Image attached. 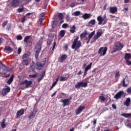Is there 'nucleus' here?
Segmentation results:
<instances>
[{"label":"nucleus","instance_id":"1","mask_svg":"<svg viewBox=\"0 0 131 131\" xmlns=\"http://www.w3.org/2000/svg\"><path fill=\"white\" fill-rule=\"evenodd\" d=\"M78 39H79V37H76V38L74 39L72 45V49H73L75 51H77V50H79L80 47H81L82 43L80 40H78Z\"/></svg>","mask_w":131,"mask_h":131},{"label":"nucleus","instance_id":"2","mask_svg":"<svg viewBox=\"0 0 131 131\" xmlns=\"http://www.w3.org/2000/svg\"><path fill=\"white\" fill-rule=\"evenodd\" d=\"M32 84V81H28V80H25L21 81L19 85L20 86L21 90H25V89H28Z\"/></svg>","mask_w":131,"mask_h":131},{"label":"nucleus","instance_id":"3","mask_svg":"<svg viewBox=\"0 0 131 131\" xmlns=\"http://www.w3.org/2000/svg\"><path fill=\"white\" fill-rule=\"evenodd\" d=\"M123 45L119 41H116L114 43L113 47V51H112V53L113 54L117 51H121L123 49Z\"/></svg>","mask_w":131,"mask_h":131},{"label":"nucleus","instance_id":"4","mask_svg":"<svg viewBox=\"0 0 131 131\" xmlns=\"http://www.w3.org/2000/svg\"><path fill=\"white\" fill-rule=\"evenodd\" d=\"M97 21H98V25H105L108 22V19H107V16L106 14H104L103 17L102 15H99L97 16Z\"/></svg>","mask_w":131,"mask_h":131},{"label":"nucleus","instance_id":"5","mask_svg":"<svg viewBox=\"0 0 131 131\" xmlns=\"http://www.w3.org/2000/svg\"><path fill=\"white\" fill-rule=\"evenodd\" d=\"M41 50V45L40 43L37 44L35 48V58L36 59H38V55H39V53H40V51Z\"/></svg>","mask_w":131,"mask_h":131},{"label":"nucleus","instance_id":"6","mask_svg":"<svg viewBox=\"0 0 131 131\" xmlns=\"http://www.w3.org/2000/svg\"><path fill=\"white\" fill-rule=\"evenodd\" d=\"M88 86V82H79L75 85V88L77 90H79L80 88H86Z\"/></svg>","mask_w":131,"mask_h":131},{"label":"nucleus","instance_id":"7","mask_svg":"<svg viewBox=\"0 0 131 131\" xmlns=\"http://www.w3.org/2000/svg\"><path fill=\"white\" fill-rule=\"evenodd\" d=\"M107 47H101L99 49L98 53L100 54V57H102V56H105V55H106V53H107Z\"/></svg>","mask_w":131,"mask_h":131},{"label":"nucleus","instance_id":"8","mask_svg":"<svg viewBox=\"0 0 131 131\" xmlns=\"http://www.w3.org/2000/svg\"><path fill=\"white\" fill-rule=\"evenodd\" d=\"M85 110V106L84 105H80L75 111L76 115H79L83 110Z\"/></svg>","mask_w":131,"mask_h":131},{"label":"nucleus","instance_id":"9","mask_svg":"<svg viewBox=\"0 0 131 131\" xmlns=\"http://www.w3.org/2000/svg\"><path fill=\"white\" fill-rule=\"evenodd\" d=\"M71 100H72V97H71L68 99L61 100V102L63 103V107L70 105V101H71Z\"/></svg>","mask_w":131,"mask_h":131},{"label":"nucleus","instance_id":"10","mask_svg":"<svg viewBox=\"0 0 131 131\" xmlns=\"http://www.w3.org/2000/svg\"><path fill=\"white\" fill-rule=\"evenodd\" d=\"M10 91H11L10 87L7 86L2 90L1 94L3 97H5L8 94V93H10Z\"/></svg>","mask_w":131,"mask_h":131},{"label":"nucleus","instance_id":"11","mask_svg":"<svg viewBox=\"0 0 131 131\" xmlns=\"http://www.w3.org/2000/svg\"><path fill=\"white\" fill-rule=\"evenodd\" d=\"M43 66H45V63H42L40 62H37L35 67L37 70H41V69L43 68Z\"/></svg>","mask_w":131,"mask_h":131},{"label":"nucleus","instance_id":"12","mask_svg":"<svg viewBox=\"0 0 131 131\" xmlns=\"http://www.w3.org/2000/svg\"><path fill=\"white\" fill-rule=\"evenodd\" d=\"M19 4L20 0H13L11 3V7L16 8V7H18Z\"/></svg>","mask_w":131,"mask_h":131},{"label":"nucleus","instance_id":"13","mask_svg":"<svg viewBox=\"0 0 131 131\" xmlns=\"http://www.w3.org/2000/svg\"><path fill=\"white\" fill-rule=\"evenodd\" d=\"M102 34H103V32H97L96 34L94 36V41H96L97 39H99L101 36H102Z\"/></svg>","mask_w":131,"mask_h":131},{"label":"nucleus","instance_id":"14","mask_svg":"<svg viewBox=\"0 0 131 131\" xmlns=\"http://www.w3.org/2000/svg\"><path fill=\"white\" fill-rule=\"evenodd\" d=\"M123 95V92L122 91H120L114 96V98L116 99V100H118V99H120V98H121Z\"/></svg>","mask_w":131,"mask_h":131},{"label":"nucleus","instance_id":"15","mask_svg":"<svg viewBox=\"0 0 131 131\" xmlns=\"http://www.w3.org/2000/svg\"><path fill=\"white\" fill-rule=\"evenodd\" d=\"M23 114H24V109L21 108L17 112L15 118H18V117H19V116L23 115Z\"/></svg>","mask_w":131,"mask_h":131},{"label":"nucleus","instance_id":"16","mask_svg":"<svg viewBox=\"0 0 131 131\" xmlns=\"http://www.w3.org/2000/svg\"><path fill=\"white\" fill-rule=\"evenodd\" d=\"M4 51L5 53L10 54V53H12V52H13V49H12V48L10 47L9 46H7L4 49Z\"/></svg>","mask_w":131,"mask_h":131},{"label":"nucleus","instance_id":"17","mask_svg":"<svg viewBox=\"0 0 131 131\" xmlns=\"http://www.w3.org/2000/svg\"><path fill=\"white\" fill-rule=\"evenodd\" d=\"M110 11L111 14H115L117 12V7H110Z\"/></svg>","mask_w":131,"mask_h":131},{"label":"nucleus","instance_id":"18","mask_svg":"<svg viewBox=\"0 0 131 131\" xmlns=\"http://www.w3.org/2000/svg\"><path fill=\"white\" fill-rule=\"evenodd\" d=\"M66 59H67V56L66 55L63 54L59 58L60 62L61 63H63V62L66 60Z\"/></svg>","mask_w":131,"mask_h":131},{"label":"nucleus","instance_id":"19","mask_svg":"<svg viewBox=\"0 0 131 131\" xmlns=\"http://www.w3.org/2000/svg\"><path fill=\"white\" fill-rule=\"evenodd\" d=\"M75 29H76V27L75 25L71 27L70 29L71 33H74V32H75Z\"/></svg>","mask_w":131,"mask_h":131},{"label":"nucleus","instance_id":"20","mask_svg":"<svg viewBox=\"0 0 131 131\" xmlns=\"http://www.w3.org/2000/svg\"><path fill=\"white\" fill-rule=\"evenodd\" d=\"M129 104H130V99L129 98H128L126 99L125 102L124 103V105H125L127 107H128V106H129Z\"/></svg>","mask_w":131,"mask_h":131},{"label":"nucleus","instance_id":"21","mask_svg":"<svg viewBox=\"0 0 131 131\" xmlns=\"http://www.w3.org/2000/svg\"><path fill=\"white\" fill-rule=\"evenodd\" d=\"M45 74H46V73L45 72L42 73L41 74H40L39 75L40 77L38 78L37 81H40V80H41V79H42V78H43V77H45Z\"/></svg>","mask_w":131,"mask_h":131},{"label":"nucleus","instance_id":"22","mask_svg":"<svg viewBox=\"0 0 131 131\" xmlns=\"http://www.w3.org/2000/svg\"><path fill=\"white\" fill-rule=\"evenodd\" d=\"M14 75H12L10 78V79L7 81L8 84H11V83H12L13 80H14Z\"/></svg>","mask_w":131,"mask_h":131},{"label":"nucleus","instance_id":"23","mask_svg":"<svg viewBox=\"0 0 131 131\" xmlns=\"http://www.w3.org/2000/svg\"><path fill=\"white\" fill-rule=\"evenodd\" d=\"M22 63L24 66H28V65H29L28 59H23Z\"/></svg>","mask_w":131,"mask_h":131},{"label":"nucleus","instance_id":"24","mask_svg":"<svg viewBox=\"0 0 131 131\" xmlns=\"http://www.w3.org/2000/svg\"><path fill=\"white\" fill-rule=\"evenodd\" d=\"M130 57H131L130 54L125 53V56H124V59L126 61L127 60H129V59H130Z\"/></svg>","mask_w":131,"mask_h":131},{"label":"nucleus","instance_id":"25","mask_svg":"<svg viewBox=\"0 0 131 131\" xmlns=\"http://www.w3.org/2000/svg\"><path fill=\"white\" fill-rule=\"evenodd\" d=\"M35 115H36L35 113L31 112L30 114L29 115L28 118H29V119H32L33 117H35Z\"/></svg>","mask_w":131,"mask_h":131},{"label":"nucleus","instance_id":"26","mask_svg":"<svg viewBox=\"0 0 131 131\" xmlns=\"http://www.w3.org/2000/svg\"><path fill=\"white\" fill-rule=\"evenodd\" d=\"M88 24H89V25H90V26H93V25H95V24H96V19L91 20L89 22Z\"/></svg>","mask_w":131,"mask_h":131},{"label":"nucleus","instance_id":"27","mask_svg":"<svg viewBox=\"0 0 131 131\" xmlns=\"http://www.w3.org/2000/svg\"><path fill=\"white\" fill-rule=\"evenodd\" d=\"M59 80V78H57L56 79V81H54L53 84H52V86L50 88V90L51 91V90L53 89V88H54L55 86V85H56V84H57V83L58 82Z\"/></svg>","mask_w":131,"mask_h":131},{"label":"nucleus","instance_id":"28","mask_svg":"<svg viewBox=\"0 0 131 131\" xmlns=\"http://www.w3.org/2000/svg\"><path fill=\"white\" fill-rule=\"evenodd\" d=\"M29 57V54L28 53H25L22 57V59L24 60H28V58Z\"/></svg>","mask_w":131,"mask_h":131},{"label":"nucleus","instance_id":"29","mask_svg":"<svg viewBox=\"0 0 131 131\" xmlns=\"http://www.w3.org/2000/svg\"><path fill=\"white\" fill-rule=\"evenodd\" d=\"M121 116H124V117H125L126 118H128L130 117L131 114H126V113H123L121 114Z\"/></svg>","mask_w":131,"mask_h":131},{"label":"nucleus","instance_id":"30","mask_svg":"<svg viewBox=\"0 0 131 131\" xmlns=\"http://www.w3.org/2000/svg\"><path fill=\"white\" fill-rule=\"evenodd\" d=\"M93 64V62H91L90 63V64L88 65L85 68V71H89V70H90V69H91V68H92V65Z\"/></svg>","mask_w":131,"mask_h":131},{"label":"nucleus","instance_id":"31","mask_svg":"<svg viewBox=\"0 0 131 131\" xmlns=\"http://www.w3.org/2000/svg\"><path fill=\"white\" fill-rule=\"evenodd\" d=\"M38 75V73H36L35 74L29 75V78H36Z\"/></svg>","mask_w":131,"mask_h":131},{"label":"nucleus","instance_id":"32","mask_svg":"<svg viewBox=\"0 0 131 131\" xmlns=\"http://www.w3.org/2000/svg\"><path fill=\"white\" fill-rule=\"evenodd\" d=\"M30 70L32 71V72H35V66L34 64H31L30 66Z\"/></svg>","mask_w":131,"mask_h":131},{"label":"nucleus","instance_id":"33","mask_svg":"<svg viewBox=\"0 0 131 131\" xmlns=\"http://www.w3.org/2000/svg\"><path fill=\"white\" fill-rule=\"evenodd\" d=\"M5 119L2 120V122L1 123V125L2 128H5L6 127V123H5Z\"/></svg>","mask_w":131,"mask_h":131},{"label":"nucleus","instance_id":"34","mask_svg":"<svg viewBox=\"0 0 131 131\" xmlns=\"http://www.w3.org/2000/svg\"><path fill=\"white\" fill-rule=\"evenodd\" d=\"M82 17L84 19V20H86V19H89V18H90V15L88 13H85L82 16Z\"/></svg>","mask_w":131,"mask_h":131},{"label":"nucleus","instance_id":"35","mask_svg":"<svg viewBox=\"0 0 131 131\" xmlns=\"http://www.w3.org/2000/svg\"><path fill=\"white\" fill-rule=\"evenodd\" d=\"M64 35H65V31L64 30H61L60 31L59 33V36L60 37H64Z\"/></svg>","mask_w":131,"mask_h":131},{"label":"nucleus","instance_id":"36","mask_svg":"<svg viewBox=\"0 0 131 131\" xmlns=\"http://www.w3.org/2000/svg\"><path fill=\"white\" fill-rule=\"evenodd\" d=\"M86 32H84V33H82L80 35V37L81 38V39H82V38H84V37L85 36H86Z\"/></svg>","mask_w":131,"mask_h":131},{"label":"nucleus","instance_id":"37","mask_svg":"<svg viewBox=\"0 0 131 131\" xmlns=\"http://www.w3.org/2000/svg\"><path fill=\"white\" fill-rule=\"evenodd\" d=\"M73 16H79L80 15V11H75L72 14Z\"/></svg>","mask_w":131,"mask_h":131},{"label":"nucleus","instance_id":"38","mask_svg":"<svg viewBox=\"0 0 131 131\" xmlns=\"http://www.w3.org/2000/svg\"><path fill=\"white\" fill-rule=\"evenodd\" d=\"M21 7V8H19L18 9V11L19 12V13H22V12H23V11L24 10V6L22 5Z\"/></svg>","mask_w":131,"mask_h":131},{"label":"nucleus","instance_id":"39","mask_svg":"<svg viewBox=\"0 0 131 131\" xmlns=\"http://www.w3.org/2000/svg\"><path fill=\"white\" fill-rule=\"evenodd\" d=\"M29 38H30V36H27L25 37L24 39V41L26 43H28V40H29Z\"/></svg>","mask_w":131,"mask_h":131},{"label":"nucleus","instance_id":"40","mask_svg":"<svg viewBox=\"0 0 131 131\" xmlns=\"http://www.w3.org/2000/svg\"><path fill=\"white\" fill-rule=\"evenodd\" d=\"M95 31H94L93 32H91L89 35V39H91V38H92V37H93V36H94V35H95Z\"/></svg>","mask_w":131,"mask_h":131},{"label":"nucleus","instance_id":"41","mask_svg":"<svg viewBox=\"0 0 131 131\" xmlns=\"http://www.w3.org/2000/svg\"><path fill=\"white\" fill-rule=\"evenodd\" d=\"M59 80L60 81H66V80H67V78L66 77L61 76Z\"/></svg>","mask_w":131,"mask_h":131},{"label":"nucleus","instance_id":"42","mask_svg":"<svg viewBox=\"0 0 131 131\" xmlns=\"http://www.w3.org/2000/svg\"><path fill=\"white\" fill-rule=\"evenodd\" d=\"M3 72H6L5 71H9L10 70L9 69V67H7V66H5L4 68H3Z\"/></svg>","mask_w":131,"mask_h":131},{"label":"nucleus","instance_id":"43","mask_svg":"<svg viewBox=\"0 0 131 131\" xmlns=\"http://www.w3.org/2000/svg\"><path fill=\"white\" fill-rule=\"evenodd\" d=\"M122 83H123L122 85H123V86L124 88H125V87L127 86V84H125V78H124V79H123V80H122Z\"/></svg>","mask_w":131,"mask_h":131},{"label":"nucleus","instance_id":"44","mask_svg":"<svg viewBox=\"0 0 131 131\" xmlns=\"http://www.w3.org/2000/svg\"><path fill=\"white\" fill-rule=\"evenodd\" d=\"M22 38H23V37H22V36L20 35H17L16 36V39H17V40H22Z\"/></svg>","mask_w":131,"mask_h":131},{"label":"nucleus","instance_id":"45","mask_svg":"<svg viewBox=\"0 0 131 131\" xmlns=\"http://www.w3.org/2000/svg\"><path fill=\"white\" fill-rule=\"evenodd\" d=\"M58 18L60 20H62V19H63V14L59 13L58 14Z\"/></svg>","mask_w":131,"mask_h":131},{"label":"nucleus","instance_id":"46","mask_svg":"<svg viewBox=\"0 0 131 131\" xmlns=\"http://www.w3.org/2000/svg\"><path fill=\"white\" fill-rule=\"evenodd\" d=\"M99 98L101 100V101H102V102H105V97L100 96Z\"/></svg>","mask_w":131,"mask_h":131},{"label":"nucleus","instance_id":"47","mask_svg":"<svg viewBox=\"0 0 131 131\" xmlns=\"http://www.w3.org/2000/svg\"><path fill=\"white\" fill-rule=\"evenodd\" d=\"M42 22H43V19L42 18H39V23L41 26L42 24Z\"/></svg>","mask_w":131,"mask_h":131},{"label":"nucleus","instance_id":"48","mask_svg":"<svg viewBox=\"0 0 131 131\" xmlns=\"http://www.w3.org/2000/svg\"><path fill=\"white\" fill-rule=\"evenodd\" d=\"M6 66L4 64H3V62H0V68L1 69H3V68L5 67Z\"/></svg>","mask_w":131,"mask_h":131},{"label":"nucleus","instance_id":"49","mask_svg":"<svg viewBox=\"0 0 131 131\" xmlns=\"http://www.w3.org/2000/svg\"><path fill=\"white\" fill-rule=\"evenodd\" d=\"M38 111V110H37V108H36V107H34L33 110V113H35V114H36Z\"/></svg>","mask_w":131,"mask_h":131},{"label":"nucleus","instance_id":"50","mask_svg":"<svg viewBox=\"0 0 131 131\" xmlns=\"http://www.w3.org/2000/svg\"><path fill=\"white\" fill-rule=\"evenodd\" d=\"M126 63L128 65V66H130L131 61H130L129 60H126Z\"/></svg>","mask_w":131,"mask_h":131},{"label":"nucleus","instance_id":"51","mask_svg":"<svg viewBox=\"0 0 131 131\" xmlns=\"http://www.w3.org/2000/svg\"><path fill=\"white\" fill-rule=\"evenodd\" d=\"M115 78H117V77H118V76H119V71L116 72V73L115 74Z\"/></svg>","mask_w":131,"mask_h":131},{"label":"nucleus","instance_id":"52","mask_svg":"<svg viewBox=\"0 0 131 131\" xmlns=\"http://www.w3.org/2000/svg\"><path fill=\"white\" fill-rule=\"evenodd\" d=\"M7 24H8V21H4L2 24V26L5 27Z\"/></svg>","mask_w":131,"mask_h":131},{"label":"nucleus","instance_id":"53","mask_svg":"<svg viewBox=\"0 0 131 131\" xmlns=\"http://www.w3.org/2000/svg\"><path fill=\"white\" fill-rule=\"evenodd\" d=\"M126 92L128 94H131V87L127 88Z\"/></svg>","mask_w":131,"mask_h":131},{"label":"nucleus","instance_id":"54","mask_svg":"<svg viewBox=\"0 0 131 131\" xmlns=\"http://www.w3.org/2000/svg\"><path fill=\"white\" fill-rule=\"evenodd\" d=\"M68 25L67 24H63L62 26V28H67Z\"/></svg>","mask_w":131,"mask_h":131},{"label":"nucleus","instance_id":"55","mask_svg":"<svg viewBox=\"0 0 131 131\" xmlns=\"http://www.w3.org/2000/svg\"><path fill=\"white\" fill-rule=\"evenodd\" d=\"M66 19L68 22H69V21H70V16H69V15H67Z\"/></svg>","mask_w":131,"mask_h":131},{"label":"nucleus","instance_id":"56","mask_svg":"<svg viewBox=\"0 0 131 131\" xmlns=\"http://www.w3.org/2000/svg\"><path fill=\"white\" fill-rule=\"evenodd\" d=\"M26 20V19L25 18V16H23L21 18V23H24V22H25V20Z\"/></svg>","mask_w":131,"mask_h":131},{"label":"nucleus","instance_id":"57","mask_svg":"<svg viewBox=\"0 0 131 131\" xmlns=\"http://www.w3.org/2000/svg\"><path fill=\"white\" fill-rule=\"evenodd\" d=\"M21 51H22V49H21V48H19L17 51L18 55L21 54Z\"/></svg>","mask_w":131,"mask_h":131},{"label":"nucleus","instance_id":"58","mask_svg":"<svg viewBox=\"0 0 131 131\" xmlns=\"http://www.w3.org/2000/svg\"><path fill=\"white\" fill-rule=\"evenodd\" d=\"M70 7H71V8H73L74 7H75V3L74 2L72 3L70 5Z\"/></svg>","mask_w":131,"mask_h":131},{"label":"nucleus","instance_id":"59","mask_svg":"<svg viewBox=\"0 0 131 131\" xmlns=\"http://www.w3.org/2000/svg\"><path fill=\"white\" fill-rule=\"evenodd\" d=\"M93 123L94 125H96V124L97 123V119H94L93 121Z\"/></svg>","mask_w":131,"mask_h":131},{"label":"nucleus","instance_id":"60","mask_svg":"<svg viewBox=\"0 0 131 131\" xmlns=\"http://www.w3.org/2000/svg\"><path fill=\"white\" fill-rule=\"evenodd\" d=\"M46 15V13L45 12H42V13L40 14V16L41 18L42 17L45 16Z\"/></svg>","mask_w":131,"mask_h":131},{"label":"nucleus","instance_id":"61","mask_svg":"<svg viewBox=\"0 0 131 131\" xmlns=\"http://www.w3.org/2000/svg\"><path fill=\"white\" fill-rule=\"evenodd\" d=\"M55 47H56V42H54V45H53V48H52V50H55Z\"/></svg>","mask_w":131,"mask_h":131},{"label":"nucleus","instance_id":"62","mask_svg":"<svg viewBox=\"0 0 131 131\" xmlns=\"http://www.w3.org/2000/svg\"><path fill=\"white\" fill-rule=\"evenodd\" d=\"M81 74H82L81 70L79 71V72L77 74V75H80Z\"/></svg>","mask_w":131,"mask_h":131},{"label":"nucleus","instance_id":"63","mask_svg":"<svg viewBox=\"0 0 131 131\" xmlns=\"http://www.w3.org/2000/svg\"><path fill=\"white\" fill-rule=\"evenodd\" d=\"M112 106L113 109H116V105L115 104H112Z\"/></svg>","mask_w":131,"mask_h":131},{"label":"nucleus","instance_id":"64","mask_svg":"<svg viewBox=\"0 0 131 131\" xmlns=\"http://www.w3.org/2000/svg\"><path fill=\"white\" fill-rule=\"evenodd\" d=\"M87 72H88V71H85L84 70V74H83V76H85V75L87 74Z\"/></svg>","mask_w":131,"mask_h":131}]
</instances>
